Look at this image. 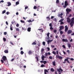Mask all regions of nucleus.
Segmentation results:
<instances>
[{
    "instance_id": "nucleus-33",
    "label": "nucleus",
    "mask_w": 74,
    "mask_h": 74,
    "mask_svg": "<svg viewBox=\"0 0 74 74\" xmlns=\"http://www.w3.org/2000/svg\"><path fill=\"white\" fill-rule=\"evenodd\" d=\"M5 12H6L5 10H3V11H2V14H4L5 13Z\"/></svg>"
},
{
    "instance_id": "nucleus-3",
    "label": "nucleus",
    "mask_w": 74,
    "mask_h": 74,
    "mask_svg": "<svg viewBox=\"0 0 74 74\" xmlns=\"http://www.w3.org/2000/svg\"><path fill=\"white\" fill-rule=\"evenodd\" d=\"M2 59H3V61H5L6 60V62L7 63V59L6 57L5 56H4L2 57Z\"/></svg>"
},
{
    "instance_id": "nucleus-37",
    "label": "nucleus",
    "mask_w": 74,
    "mask_h": 74,
    "mask_svg": "<svg viewBox=\"0 0 74 74\" xmlns=\"http://www.w3.org/2000/svg\"><path fill=\"white\" fill-rule=\"evenodd\" d=\"M44 66H45L44 65V64H42L41 65V67H45Z\"/></svg>"
},
{
    "instance_id": "nucleus-10",
    "label": "nucleus",
    "mask_w": 74,
    "mask_h": 74,
    "mask_svg": "<svg viewBox=\"0 0 74 74\" xmlns=\"http://www.w3.org/2000/svg\"><path fill=\"white\" fill-rule=\"evenodd\" d=\"M52 40H48V41H47V43L48 45L49 44V43H50L51 42H52Z\"/></svg>"
},
{
    "instance_id": "nucleus-44",
    "label": "nucleus",
    "mask_w": 74,
    "mask_h": 74,
    "mask_svg": "<svg viewBox=\"0 0 74 74\" xmlns=\"http://www.w3.org/2000/svg\"><path fill=\"white\" fill-rule=\"evenodd\" d=\"M49 58L50 59H52V57L51 56H50L49 57Z\"/></svg>"
},
{
    "instance_id": "nucleus-8",
    "label": "nucleus",
    "mask_w": 74,
    "mask_h": 74,
    "mask_svg": "<svg viewBox=\"0 0 74 74\" xmlns=\"http://www.w3.org/2000/svg\"><path fill=\"white\" fill-rule=\"evenodd\" d=\"M47 73H48V71H47V69L44 70V74H47Z\"/></svg>"
},
{
    "instance_id": "nucleus-35",
    "label": "nucleus",
    "mask_w": 74,
    "mask_h": 74,
    "mask_svg": "<svg viewBox=\"0 0 74 74\" xmlns=\"http://www.w3.org/2000/svg\"><path fill=\"white\" fill-rule=\"evenodd\" d=\"M3 41H5L6 40L5 38H3Z\"/></svg>"
},
{
    "instance_id": "nucleus-58",
    "label": "nucleus",
    "mask_w": 74,
    "mask_h": 74,
    "mask_svg": "<svg viewBox=\"0 0 74 74\" xmlns=\"http://www.w3.org/2000/svg\"><path fill=\"white\" fill-rule=\"evenodd\" d=\"M67 52H68V53H69V54L70 53V51L69 50H67Z\"/></svg>"
},
{
    "instance_id": "nucleus-54",
    "label": "nucleus",
    "mask_w": 74,
    "mask_h": 74,
    "mask_svg": "<svg viewBox=\"0 0 74 74\" xmlns=\"http://www.w3.org/2000/svg\"><path fill=\"white\" fill-rule=\"evenodd\" d=\"M57 32V30H54L53 31V32L54 33H56Z\"/></svg>"
},
{
    "instance_id": "nucleus-45",
    "label": "nucleus",
    "mask_w": 74,
    "mask_h": 74,
    "mask_svg": "<svg viewBox=\"0 0 74 74\" xmlns=\"http://www.w3.org/2000/svg\"><path fill=\"white\" fill-rule=\"evenodd\" d=\"M10 30H11V31L13 30V28H12V27H11V25L10 26Z\"/></svg>"
},
{
    "instance_id": "nucleus-36",
    "label": "nucleus",
    "mask_w": 74,
    "mask_h": 74,
    "mask_svg": "<svg viewBox=\"0 0 74 74\" xmlns=\"http://www.w3.org/2000/svg\"><path fill=\"white\" fill-rule=\"evenodd\" d=\"M20 22H21L22 23H25V21H22V20H21L20 21Z\"/></svg>"
},
{
    "instance_id": "nucleus-26",
    "label": "nucleus",
    "mask_w": 74,
    "mask_h": 74,
    "mask_svg": "<svg viewBox=\"0 0 74 74\" xmlns=\"http://www.w3.org/2000/svg\"><path fill=\"white\" fill-rule=\"evenodd\" d=\"M19 1H17L16 2V5H18V4H19Z\"/></svg>"
},
{
    "instance_id": "nucleus-6",
    "label": "nucleus",
    "mask_w": 74,
    "mask_h": 74,
    "mask_svg": "<svg viewBox=\"0 0 74 74\" xmlns=\"http://www.w3.org/2000/svg\"><path fill=\"white\" fill-rule=\"evenodd\" d=\"M69 29V28H68V27H67V25H65V29H64V31L65 32H66L68 31V29Z\"/></svg>"
},
{
    "instance_id": "nucleus-64",
    "label": "nucleus",
    "mask_w": 74,
    "mask_h": 74,
    "mask_svg": "<svg viewBox=\"0 0 74 74\" xmlns=\"http://www.w3.org/2000/svg\"><path fill=\"white\" fill-rule=\"evenodd\" d=\"M1 2L3 3L4 2V1L3 0L1 1H0V3H1Z\"/></svg>"
},
{
    "instance_id": "nucleus-48",
    "label": "nucleus",
    "mask_w": 74,
    "mask_h": 74,
    "mask_svg": "<svg viewBox=\"0 0 74 74\" xmlns=\"http://www.w3.org/2000/svg\"><path fill=\"white\" fill-rule=\"evenodd\" d=\"M50 29L51 30H53V28L52 27H51L50 28Z\"/></svg>"
},
{
    "instance_id": "nucleus-16",
    "label": "nucleus",
    "mask_w": 74,
    "mask_h": 74,
    "mask_svg": "<svg viewBox=\"0 0 74 74\" xmlns=\"http://www.w3.org/2000/svg\"><path fill=\"white\" fill-rule=\"evenodd\" d=\"M4 52H5V53H8V50H5L4 51Z\"/></svg>"
},
{
    "instance_id": "nucleus-50",
    "label": "nucleus",
    "mask_w": 74,
    "mask_h": 74,
    "mask_svg": "<svg viewBox=\"0 0 74 74\" xmlns=\"http://www.w3.org/2000/svg\"><path fill=\"white\" fill-rule=\"evenodd\" d=\"M19 24H17L16 25V26L17 27H18L19 26Z\"/></svg>"
},
{
    "instance_id": "nucleus-62",
    "label": "nucleus",
    "mask_w": 74,
    "mask_h": 74,
    "mask_svg": "<svg viewBox=\"0 0 74 74\" xmlns=\"http://www.w3.org/2000/svg\"><path fill=\"white\" fill-rule=\"evenodd\" d=\"M1 63H2V64H3V63H4V61H3V60H1Z\"/></svg>"
},
{
    "instance_id": "nucleus-56",
    "label": "nucleus",
    "mask_w": 74,
    "mask_h": 74,
    "mask_svg": "<svg viewBox=\"0 0 74 74\" xmlns=\"http://www.w3.org/2000/svg\"><path fill=\"white\" fill-rule=\"evenodd\" d=\"M67 5H63V7L64 8H66V6H67Z\"/></svg>"
},
{
    "instance_id": "nucleus-59",
    "label": "nucleus",
    "mask_w": 74,
    "mask_h": 74,
    "mask_svg": "<svg viewBox=\"0 0 74 74\" xmlns=\"http://www.w3.org/2000/svg\"><path fill=\"white\" fill-rule=\"evenodd\" d=\"M13 36H14V37L15 38H16V37L17 36V35H16V36H15L14 35H13Z\"/></svg>"
},
{
    "instance_id": "nucleus-13",
    "label": "nucleus",
    "mask_w": 74,
    "mask_h": 74,
    "mask_svg": "<svg viewBox=\"0 0 74 74\" xmlns=\"http://www.w3.org/2000/svg\"><path fill=\"white\" fill-rule=\"evenodd\" d=\"M50 33H48L47 34V37H48V38H47V39L48 40L49 39V35Z\"/></svg>"
},
{
    "instance_id": "nucleus-63",
    "label": "nucleus",
    "mask_w": 74,
    "mask_h": 74,
    "mask_svg": "<svg viewBox=\"0 0 74 74\" xmlns=\"http://www.w3.org/2000/svg\"><path fill=\"white\" fill-rule=\"evenodd\" d=\"M14 58H12V60H11V61L13 62V61H14Z\"/></svg>"
},
{
    "instance_id": "nucleus-4",
    "label": "nucleus",
    "mask_w": 74,
    "mask_h": 74,
    "mask_svg": "<svg viewBox=\"0 0 74 74\" xmlns=\"http://www.w3.org/2000/svg\"><path fill=\"white\" fill-rule=\"evenodd\" d=\"M66 11L67 12V14H69V13L71 11V9L67 8L66 9Z\"/></svg>"
},
{
    "instance_id": "nucleus-47",
    "label": "nucleus",
    "mask_w": 74,
    "mask_h": 74,
    "mask_svg": "<svg viewBox=\"0 0 74 74\" xmlns=\"http://www.w3.org/2000/svg\"><path fill=\"white\" fill-rule=\"evenodd\" d=\"M10 44L12 45H14V44H13V42H12L11 41L10 42Z\"/></svg>"
},
{
    "instance_id": "nucleus-27",
    "label": "nucleus",
    "mask_w": 74,
    "mask_h": 74,
    "mask_svg": "<svg viewBox=\"0 0 74 74\" xmlns=\"http://www.w3.org/2000/svg\"><path fill=\"white\" fill-rule=\"evenodd\" d=\"M39 7H40V6H37V9H38V10H37V11H39Z\"/></svg>"
},
{
    "instance_id": "nucleus-52",
    "label": "nucleus",
    "mask_w": 74,
    "mask_h": 74,
    "mask_svg": "<svg viewBox=\"0 0 74 74\" xmlns=\"http://www.w3.org/2000/svg\"><path fill=\"white\" fill-rule=\"evenodd\" d=\"M41 59H42V60H43V61L44 60V58L42 57Z\"/></svg>"
},
{
    "instance_id": "nucleus-40",
    "label": "nucleus",
    "mask_w": 74,
    "mask_h": 74,
    "mask_svg": "<svg viewBox=\"0 0 74 74\" xmlns=\"http://www.w3.org/2000/svg\"><path fill=\"white\" fill-rule=\"evenodd\" d=\"M52 53H53L54 55H56V52H55V51H53Z\"/></svg>"
},
{
    "instance_id": "nucleus-9",
    "label": "nucleus",
    "mask_w": 74,
    "mask_h": 74,
    "mask_svg": "<svg viewBox=\"0 0 74 74\" xmlns=\"http://www.w3.org/2000/svg\"><path fill=\"white\" fill-rule=\"evenodd\" d=\"M67 21L68 23H69L70 22V19L69 17H68L67 18Z\"/></svg>"
},
{
    "instance_id": "nucleus-2",
    "label": "nucleus",
    "mask_w": 74,
    "mask_h": 74,
    "mask_svg": "<svg viewBox=\"0 0 74 74\" xmlns=\"http://www.w3.org/2000/svg\"><path fill=\"white\" fill-rule=\"evenodd\" d=\"M67 58L65 59H64V61H67V62L68 63H69V64L71 63V62H69V60H68V59H71V58H70L69 57H67L66 58Z\"/></svg>"
},
{
    "instance_id": "nucleus-31",
    "label": "nucleus",
    "mask_w": 74,
    "mask_h": 74,
    "mask_svg": "<svg viewBox=\"0 0 74 74\" xmlns=\"http://www.w3.org/2000/svg\"><path fill=\"white\" fill-rule=\"evenodd\" d=\"M43 63L44 64H46L47 63V62L46 61H43Z\"/></svg>"
},
{
    "instance_id": "nucleus-61",
    "label": "nucleus",
    "mask_w": 74,
    "mask_h": 74,
    "mask_svg": "<svg viewBox=\"0 0 74 74\" xmlns=\"http://www.w3.org/2000/svg\"><path fill=\"white\" fill-rule=\"evenodd\" d=\"M4 35H6L7 34V32H5L4 33Z\"/></svg>"
},
{
    "instance_id": "nucleus-55",
    "label": "nucleus",
    "mask_w": 74,
    "mask_h": 74,
    "mask_svg": "<svg viewBox=\"0 0 74 74\" xmlns=\"http://www.w3.org/2000/svg\"><path fill=\"white\" fill-rule=\"evenodd\" d=\"M47 49H48V51H49L50 50V48L49 47H47Z\"/></svg>"
},
{
    "instance_id": "nucleus-14",
    "label": "nucleus",
    "mask_w": 74,
    "mask_h": 74,
    "mask_svg": "<svg viewBox=\"0 0 74 74\" xmlns=\"http://www.w3.org/2000/svg\"><path fill=\"white\" fill-rule=\"evenodd\" d=\"M56 63V62L55 61H53V62H52V63H53V66H55L56 65V64L55 63Z\"/></svg>"
},
{
    "instance_id": "nucleus-57",
    "label": "nucleus",
    "mask_w": 74,
    "mask_h": 74,
    "mask_svg": "<svg viewBox=\"0 0 74 74\" xmlns=\"http://www.w3.org/2000/svg\"><path fill=\"white\" fill-rule=\"evenodd\" d=\"M44 49L42 48V49H41V52L44 51Z\"/></svg>"
},
{
    "instance_id": "nucleus-12",
    "label": "nucleus",
    "mask_w": 74,
    "mask_h": 74,
    "mask_svg": "<svg viewBox=\"0 0 74 74\" xmlns=\"http://www.w3.org/2000/svg\"><path fill=\"white\" fill-rule=\"evenodd\" d=\"M72 32V31L71 30H70L68 31V34H70Z\"/></svg>"
},
{
    "instance_id": "nucleus-30",
    "label": "nucleus",
    "mask_w": 74,
    "mask_h": 74,
    "mask_svg": "<svg viewBox=\"0 0 74 74\" xmlns=\"http://www.w3.org/2000/svg\"><path fill=\"white\" fill-rule=\"evenodd\" d=\"M35 58L37 60V61H39L38 58L37 57H35Z\"/></svg>"
},
{
    "instance_id": "nucleus-5",
    "label": "nucleus",
    "mask_w": 74,
    "mask_h": 74,
    "mask_svg": "<svg viewBox=\"0 0 74 74\" xmlns=\"http://www.w3.org/2000/svg\"><path fill=\"white\" fill-rule=\"evenodd\" d=\"M57 71H58V72H60V73H61V72L60 71H63V70L61 69V67L60 68V69H57Z\"/></svg>"
},
{
    "instance_id": "nucleus-29",
    "label": "nucleus",
    "mask_w": 74,
    "mask_h": 74,
    "mask_svg": "<svg viewBox=\"0 0 74 74\" xmlns=\"http://www.w3.org/2000/svg\"><path fill=\"white\" fill-rule=\"evenodd\" d=\"M21 55H23V54H24V52L23 51H21Z\"/></svg>"
},
{
    "instance_id": "nucleus-19",
    "label": "nucleus",
    "mask_w": 74,
    "mask_h": 74,
    "mask_svg": "<svg viewBox=\"0 0 74 74\" xmlns=\"http://www.w3.org/2000/svg\"><path fill=\"white\" fill-rule=\"evenodd\" d=\"M51 72H53L55 71V70L53 68H52L51 69Z\"/></svg>"
},
{
    "instance_id": "nucleus-32",
    "label": "nucleus",
    "mask_w": 74,
    "mask_h": 74,
    "mask_svg": "<svg viewBox=\"0 0 74 74\" xmlns=\"http://www.w3.org/2000/svg\"><path fill=\"white\" fill-rule=\"evenodd\" d=\"M46 18L47 19H48V20H50V18L49 17H46Z\"/></svg>"
},
{
    "instance_id": "nucleus-34",
    "label": "nucleus",
    "mask_w": 74,
    "mask_h": 74,
    "mask_svg": "<svg viewBox=\"0 0 74 74\" xmlns=\"http://www.w3.org/2000/svg\"><path fill=\"white\" fill-rule=\"evenodd\" d=\"M63 21V19H61L59 21V22H62V21Z\"/></svg>"
},
{
    "instance_id": "nucleus-49",
    "label": "nucleus",
    "mask_w": 74,
    "mask_h": 74,
    "mask_svg": "<svg viewBox=\"0 0 74 74\" xmlns=\"http://www.w3.org/2000/svg\"><path fill=\"white\" fill-rule=\"evenodd\" d=\"M37 8V7L36 6H34V9H36Z\"/></svg>"
},
{
    "instance_id": "nucleus-15",
    "label": "nucleus",
    "mask_w": 74,
    "mask_h": 74,
    "mask_svg": "<svg viewBox=\"0 0 74 74\" xmlns=\"http://www.w3.org/2000/svg\"><path fill=\"white\" fill-rule=\"evenodd\" d=\"M27 31L29 32H30L31 31V28L30 27H29L27 29Z\"/></svg>"
},
{
    "instance_id": "nucleus-21",
    "label": "nucleus",
    "mask_w": 74,
    "mask_h": 74,
    "mask_svg": "<svg viewBox=\"0 0 74 74\" xmlns=\"http://www.w3.org/2000/svg\"><path fill=\"white\" fill-rule=\"evenodd\" d=\"M8 6H10V5H11V3L10 2H8Z\"/></svg>"
},
{
    "instance_id": "nucleus-53",
    "label": "nucleus",
    "mask_w": 74,
    "mask_h": 74,
    "mask_svg": "<svg viewBox=\"0 0 74 74\" xmlns=\"http://www.w3.org/2000/svg\"><path fill=\"white\" fill-rule=\"evenodd\" d=\"M53 20L55 22H56L57 21V19H56V18H54V19H53Z\"/></svg>"
},
{
    "instance_id": "nucleus-43",
    "label": "nucleus",
    "mask_w": 74,
    "mask_h": 74,
    "mask_svg": "<svg viewBox=\"0 0 74 74\" xmlns=\"http://www.w3.org/2000/svg\"><path fill=\"white\" fill-rule=\"evenodd\" d=\"M62 47L64 49H66V47L65 46V45H63Z\"/></svg>"
},
{
    "instance_id": "nucleus-20",
    "label": "nucleus",
    "mask_w": 74,
    "mask_h": 74,
    "mask_svg": "<svg viewBox=\"0 0 74 74\" xmlns=\"http://www.w3.org/2000/svg\"><path fill=\"white\" fill-rule=\"evenodd\" d=\"M32 51H29V52H28V54L29 55H30L31 53H32Z\"/></svg>"
},
{
    "instance_id": "nucleus-51",
    "label": "nucleus",
    "mask_w": 74,
    "mask_h": 74,
    "mask_svg": "<svg viewBox=\"0 0 74 74\" xmlns=\"http://www.w3.org/2000/svg\"><path fill=\"white\" fill-rule=\"evenodd\" d=\"M70 60L72 61H73L74 60V59H73V58H70Z\"/></svg>"
},
{
    "instance_id": "nucleus-25",
    "label": "nucleus",
    "mask_w": 74,
    "mask_h": 74,
    "mask_svg": "<svg viewBox=\"0 0 74 74\" xmlns=\"http://www.w3.org/2000/svg\"><path fill=\"white\" fill-rule=\"evenodd\" d=\"M34 21V20H33L32 21L31 20H29L27 21L29 23V22H32L33 21Z\"/></svg>"
},
{
    "instance_id": "nucleus-41",
    "label": "nucleus",
    "mask_w": 74,
    "mask_h": 74,
    "mask_svg": "<svg viewBox=\"0 0 74 74\" xmlns=\"http://www.w3.org/2000/svg\"><path fill=\"white\" fill-rule=\"evenodd\" d=\"M16 31H17L18 32H19V29L18 28H16Z\"/></svg>"
},
{
    "instance_id": "nucleus-18",
    "label": "nucleus",
    "mask_w": 74,
    "mask_h": 74,
    "mask_svg": "<svg viewBox=\"0 0 74 74\" xmlns=\"http://www.w3.org/2000/svg\"><path fill=\"white\" fill-rule=\"evenodd\" d=\"M68 47H69V48H70V47H71V45L70 44H68Z\"/></svg>"
},
{
    "instance_id": "nucleus-60",
    "label": "nucleus",
    "mask_w": 74,
    "mask_h": 74,
    "mask_svg": "<svg viewBox=\"0 0 74 74\" xmlns=\"http://www.w3.org/2000/svg\"><path fill=\"white\" fill-rule=\"evenodd\" d=\"M28 7L27 6H26L25 7V10H26L28 8Z\"/></svg>"
},
{
    "instance_id": "nucleus-7",
    "label": "nucleus",
    "mask_w": 74,
    "mask_h": 74,
    "mask_svg": "<svg viewBox=\"0 0 74 74\" xmlns=\"http://www.w3.org/2000/svg\"><path fill=\"white\" fill-rule=\"evenodd\" d=\"M56 58H59L60 60H61L62 59V57L59 56L58 55L56 56Z\"/></svg>"
},
{
    "instance_id": "nucleus-46",
    "label": "nucleus",
    "mask_w": 74,
    "mask_h": 74,
    "mask_svg": "<svg viewBox=\"0 0 74 74\" xmlns=\"http://www.w3.org/2000/svg\"><path fill=\"white\" fill-rule=\"evenodd\" d=\"M49 26L50 27H52V24H51V23L49 24Z\"/></svg>"
},
{
    "instance_id": "nucleus-38",
    "label": "nucleus",
    "mask_w": 74,
    "mask_h": 74,
    "mask_svg": "<svg viewBox=\"0 0 74 74\" xmlns=\"http://www.w3.org/2000/svg\"><path fill=\"white\" fill-rule=\"evenodd\" d=\"M60 34H63V32L62 31H60Z\"/></svg>"
},
{
    "instance_id": "nucleus-39",
    "label": "nucleus",
    "mask_w": 74,
    "mask_h": 74,
    "mask_svg": "<svg viewBox=\"0 0 74 74\" xmlns=\"http://www.w3.org/2000/svg\"><path fill=\"white\" fill-rule=\"evenodd\" d=\"M45 42H42V45H44V46L45 45Z\"/></svg>"
},
{
    "instance_id": "nucleus-42",
    "label": "nucleus",
    "mask_w": 74,
    "mask_h": 74,
    "mask_svg": "<svg viewBox=\"0 0 74 74\" xmlns=\"http://www.w3.org/2000/svg\"><path fill=\"white\" fill-rule=\"evenodd\" d=\"M47 55H48V54H47V53H46L45 54V56L46 57H47Z\"/></svg>"
},
{
    "instance_id": "nucleus-1",
    "label": "nucleus",
    "mask_w": 74,
    "mask_h": 74,
    "mask_svg": "<svg viewBox=\"0 0 74 74\" xmlns=\"http://www.w3.org/2000/svg\"><path fill=\"white\" fill-rule=\"evenodd\" d=\"M73 24H74V17L72 18L71 19V21L70 24L71 27H73Z\"/></svg>"
},
{
    "instance_id": "nucleus-11",
    "label": "nucleus",
    "mask_w": 74,
    "mask_h": 74,
    "mask_svg": "<svg viewBox=\"0 0 74 74\" xmlns=\"http://www.w3.org/2000/svg\"><path fill=\"white\" fill-rule=\"evenodd\" d=\"M62 41L64 42H68V40L67 39H62Z\"/></svg>"
},
{
    "instance_id": "nucleus-23",
    "label": "nucleus",
    "mask_w": 74,
    "mask_h": 74,
    "mask_svg": "<svg viewBox=\"0 0 74 74\" xmlns=\"http://www.w3.org/2000/svg\"><path fill=\"white\" fill-rule=\"evenodd\" d=\"M59 0H57L56 1V3L57 4H59Z\"/></svg>"
},
{
    "instance_id": "nucleus-22",
    "label": "nucleus",
    "mask_w": 74,
    "mask_h": 74,
    "mask_svg": "<svg viewBox=\"0 0 74 74\" xmlns=\"http://www.w3.org/2000/svg\"><path fill=\"white\" fill-rule=\"evenodd\" d=\"M22 29L23 30H26V29L25 28V27H22Z\"/></svg>"
},
{
    "instance_id": "nucleus-24",
    "label": "nucleus",
    "mask_w": 74,
    "mask_h": 74,
    "mask_svg": "<svg viewBox=\"0 0 74 74\" xmlns=\"http://www.w3.org/2000/svg\"><path fill=\"white\" fill-rule=\"evenodd\" d=\"M32 45H36V43L35 42H33V43L32 44Z\"/></svg>"
},
{
    "instance_id": "nucleus-28",
    "label": "nucleus",
    "mask_w": 74,
    "mask_h": 74,
    "mask_svg": "<svg viewBox=\"0 0 74 74\" xmlns=\"http://www.w3.org/2000/svg\"><path fill=\"white\" fill-rule=\"evenodd\" d=\"M60 29H63L64 28H63V26H60Z\"/></svg>"
},
{
    "instance_id": "nucleus-17",
    "label": "nucleus",
    "mask_w": 74,
    "mask_h": 74,
    "mask_svg": "<svg viewBox=\"0 0 74 74\" xmlns=\"http://www.w3.org/2000/svg\"><path fill=\"white\" fill-rule=\"evenodd\" d=\"M64 5H68V2H67V1H65L64 2Z\"/></svg>"
}]
</instances>
